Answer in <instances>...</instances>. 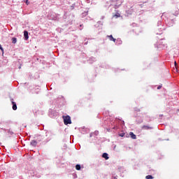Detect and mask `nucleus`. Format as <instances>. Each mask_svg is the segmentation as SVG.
<instances>
[{"mask_svg": "<svg viewBox=\"0 0 179 179\" xmlns=\"http://www.w3.org/2000/svg\"><path fill=\"white\" fill-rule=\"evenodd\" d=\"M62 118L64 120V125H68L69 124H72V120H71V116L69 115H63Z\"/></svg>", "mask_w": 179, "mask_h": 179, "instance_id": "nucleus-1", "label": "nucleus"}, {"mask_svg": "<svg viewBox=\"0 0 179 179\" xmlns=\"http://www.w3.org/2000/svg\"><path fill=\"white\" fill-rule=\"evenodd\" d=\"M107 37L110 39V41H113L114 43H115V41H117V39L113 37V35H110V36L108 35Z\"/></svg>", "mask_w": 179, "mask_h": 179, "instance_id": "nucleus-2", "label": "nucleus"}, {"mask_svg": "<svg viewBox=\"0 0 179 179\" xmlns=\"http://www.w3.org/2000/svg\"><path fill=\"white\" fill-rule=\"evenodd\" d=\"M129 136H131V139H136V135H135L134 132L131 131L129 133Z\"/></svg>", "mask_w": 179, "mask_h": 179, "instance_id": "nucleus-3", "label": "nucleus"}, {"mask_svg": "<svg viewBox=\"0 0 179 179\" xmlns=\"http://www.w3.org/2000/svg\"><path fill=\"white\" fill-rule=\"evenodd\" d=\"M31 146H34V148H36V146H37V141L35 140H32L31 141Z\"/></svg>", "mask_w": 179, "mask_h": 179, "instance_id": "nucleus-4", "label": "nucleus"}, {"mask_svg": "<svg viewBox=\"0 0 179 179\" xmlns=\"http://www.w3.org/2000/svg\"><path fill=\"white\" fill-rule=\"evenodd\" d=\"M102 157H103V159L106 160H108V159H110V157H108V154L106 152L102 155Z\"/></svg>", "mask_w": 179, "mask_h": 179, "instance_id": "nucleus-5", "label": "nucleus"}, {"mask_svg": "<svg viewBox=\"0 0 179 179\" xmlns=\"http://www.w3.org/2000/svg\"><path fill=\"white\" fill-rule=\"evenodd\" d=\"M12 104H13V110H17V106L16 105L15 102L12 101Z\"/></svg>", "mask_w": 179, "mask_h": 179, "instance_id": "nucleus-6", "label": "nucleus"}, {"mask_svg": "<svg viewBox=\"0 0 179 179\" xmlns=\"http://www.w3.org/2000/svg\"><path fill=\"white\" fill-rule=\"evenodd\" d=\"M24 38H26V40L29 39V32H27V31H24Z\"/></svg>", "mask_w": 179, "mask_h": 179, "instance_id": "nucleus-7", "label": "nucleus"}, {"mask_svg": "<svg viewBox=\"0 0 179 179\" xmlns=\"http://www.w3.org/2000/svg\"><path fill=\"white\" fill-rule=\"evenodd\" d=\"M142 129H152V127L144 125L142 127Z\"/></svg>", "mask_w": 179, "mask_h": 179, "instance_id": "nucleus-8", "label": "nucleus"}, {"mask_svg": "<svg viewBox=\"0 0 179 179\" xmlns=\"http://www.w3.org/2000/svg\"><path fill=\"white\" fill-rule=\"evenodd\" d=\"M17 42V39L16 38H12L13 44H16Z\"/></svg>", "mask_w": 179, "mask_h": 179, "instance_id": "nucleus-9", "label": "nucleus"}, {"mask_svg": "<svg viewBox=\"0 0 179 179\" xmlns=\"http://www.w3.org/2000/svg\"><path fill=\"white\" fill-rule=\"evenodd\" d=\"M146 179H153V176L152 175H148L145 176Z\"/></svg>", "mask_w": 179, "mask_h": 179, "instance_id": "nucleus-10", "label": "nucleus"}, {"mask_svg": "<svg viewBox=\"0 0 179 179\" xmlns=\"http://www.w3.org/2000/svg\"><path fill=\"white\" fill-rule=\"evenodd\" d=\"M76 170H80V165L77 164V165L76 166Z\"/></svg>", "mask_w": 179, "mask_h": 179, "instance_id": "nucleus-11", "label": "nucleus"}, {"mask_svg": "<svg viewBox=\"0 0 179 179\" xmlns=\"http://www.w3.org/2000/svg\"><path fill=\"white\" fill-rule=\"evenodd\" d=\"M134 111H136V113H139L141 111V109H139L138 108H135Z\"/></svg>", "mask_w": 179, "mask_h": 179, "instance_id": "nucleus-12", "label": "nucleus"}, {"mask_svg": "<svg viewBox=\"0 0 179 179\" xmlns=\"http://www.w3.org/2000/svg\"><path fill=\"white\" fill-rule=\"evenodd\" d=\"M119 136L123 138V136H125V133H121L119 134Z\"/></svg>", "mask_w": 179, "mask_h": 179, "instance_id": "nucleus-13", "label": "nucleus"}, {"mask_svg": "<svg viewBox=\"0 0 179 179\" xmlns=\"http://www.w3.org/2000/svg\"><path fill=\"white\" fill-rule=\"evenodd\" d=\"M0 50H1V51H2V52H3V48H2L1 45H0Z\"/></svg>", "mask_w": 179, "mask_h": 179, "instance_id": "nucleus-14", "label": "nucleus"}, {"mask_svg": "<svg viewBox=\"0 0 179 179\" xmlns=\"http://www.w3.org/2000/svg\"><path fill=\"white\" fill-rule=\"evenodd\" d=\"M115 17H120V14H116V15H115Z\"/></svg>", "mask_w": 179, "mask_h": 179, "instance_id": "nucleus-15", "label": "nucleus"}, {"mask_svg": "<svg viewBox=\"0 0 179 179\" xmlns=\"http://www.w3.org/2000/svg\"><path fill=\"white\" fill-rule=\"evenodd\" d=\"M161 87H162V85L158 86V87H157V90H160V88H161Z\"/></svg>", "mask_w": 179, "mask_h": 179, "instance_id": "nucleus-16", "label": "nucleus"}, {"mask_svg": "<svg viewBox=\"0 0 179 179\" xmlns=\"http://www.w3.org/2000/svg\"><path fill=\"white\" fill-rule=\"evenodd\" d=\"M25 3H26V5H29V0H27Z\"/></svg>", "mask_w": 179, "mask_h": 179, "instance_id": "nucleus-17", "label": "nucleus"}, {"mask_svg": "<svg viewBox=\"0 0 179 179\" xmlns=\"http://www.w3.org/2000/svg\"><path fill=\"white\" fill-rule=\"evenodd\" d=\"M174 64H175L176 68H177V62H175Z\"/></svg>", "mask_w": 179, "mask_h": 179, "instance_id": "nucleus-18", "label": "nucleus"}]
</instances>
